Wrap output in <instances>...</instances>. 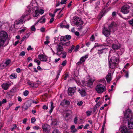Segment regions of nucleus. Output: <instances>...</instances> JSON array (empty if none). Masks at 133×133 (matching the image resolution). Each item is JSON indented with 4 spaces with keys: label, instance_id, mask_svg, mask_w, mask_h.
Segmentation results:
<instances>
[{
    "label": "nucleus",
    "instance_id": "nucleus-1",
    "mask_svg": "<svg viewBox=\"0 0 133 133\" xmlns=\"http://www.w3.org/2000/svg\"><path fill=\"white\" fill-rule=\"evenodd\" d=\"M119 63V59L115 57H112L109 61V68L113 69L116 68Z\"/></svg>",
    "mask_w": 133,
    "mask_h": 133
},
{
    "label": "nucleus",
    "instance_id": "nucleus-2",
    "mask_svg": "<svg viewBox=\"0 0 133 133\" xmlns=\"http://www.w3.org/2000/svg\"><path fill=\"white\" fill-rule=\"evenodd\" d=\"M0 35V49H1L5 46L4 43L7 38V34L5 32L1 31Z\"/></svg>",
    "mask_w": 133,
    "mask_h": 133
},
{
    "label": "nucleus",
    "instance_id": "nucleus-3",
    "mask_svg": "<svg viewBox=\"0 0 133 133\" xmlns=\"http://www.w3.org/2000/svg\"><path fill=\"white\" fill-rule=\"evenodd\" d=\"M30 12L31 10L29 8H28L24 14L22 16V18L19 20H17L15 21L14 24V26L16 25H18L20 24H23L24 22H25L26 20L25 19H24V18L26 16H27L28 15H29Z\"/></svg>",
    "mask_w": 133,
    "mask_h": 133
},
{
    "label": "nucleus",
    "instance_id": "nucleus-4",
    "mask_svg": "<svg viewBox=\"0 0 133 133\" xmlns=\"http://www.w3.org/2000/svg\"><path fill=\"white\" fill-rule=\"evenodd\" d=\"M105 86L103 84L97 85L95 87L96 91L98 93H102L106 90Z\"/></svg>",
    "mask_w": 133,
    "mask_h": 133
},
{
    "label": "nucleus",
    "instance_id": "nucleus-5",
    "mask_svg": "<svg viewBox=\"0 0 133 133\" xmlns=\"http://www.w3.org/2000/svg\"><path fill=\"white\" fill-rule=\"evenodd\" d=\"M63 45L61 43L58 44L56 46L57 52L56 54L59 56L61 55V53L64 51Z\"/></svg>",
    "mask_w": 133,
    "mask_h": 133
},
{
    "label": "nucleus",
    "instance_id": "nucleus-6",
    "mask_svg": "<svg viewBox=\"0 0 133 133\" xmlns=\"http://www.w3.org/2000/svg\"><path fill=\"white\" fill-rule=\"evenodd\" d=\"M60 40V43H61L63 46H68L70 45V42L69 40H66L64 36H61Z\"/></svg>",
    "mask_w": 133,
    "mask_h": 133
},
{
    "label": "nucleus",
    "instance_id": "nucleus-7",
    "mask_svg": "<svg viewBox=\"0 0 133 133\" xmlns=\"http://www.w3.org/2000/svg\"><path fill=\"white\" fill-rule=\"evenodd\" d=\"M42 129L44 133H49L50 132V126L47 124H42Z\"/></svg>",
    "mask_w": 133,
    "mask_h": 133
},
{
    "label": "nucleus",
    "instance_id": "nucleus-8",
    "mask_svg": "<svg viewBox=\"0 0 133 133\" xmlns=\"http://www.w3.org/2000/svg\"><path fill=\"white\" fill-rule=\"evenodd\" d=\"M130 8L129 5H126L122 7L121 9V11L124 14H127L129 12Z\"/></svg>",
    "mask_w": 133,
    "mask_h": 133
},
{
    "label": "nucleus",
    "instance_id": "nucleus-9",
    "mask_svg": "<svg viewBox=\"0 0 133 133\" xmlns=\"http://www.w3.org/2000/svg\"><path fill=\"white\" fill-rule=\"evenodd\" d=\"M15 92V90L14 88H13L9 92H8L6 94V97L8 99L11 98L13 96V94Z\"/></svg>",
    "mask_w": 133,
    "mask_h": 133
},
{
    "label": "nucleus",
    "instance_id": "nucleus-10",
    "mask_svg": "<svg viewBox=\"0 0 133 133\" xmlns=\"http://www.w3.org/2000/svg\"><path fill=\"white\" fill-rule=\"evenodd\" d=\"M124 116L125 118L128 119L131 115V111L129 109L125 110L124 112Z\"/></svg>",
    "mask_w": 133,
    "mask_h": 133
},
{
    "label": "nucleus",
    "instance_id": "nucleus-11",
    "mask_svg": "<svg viewBox=\"0 0 133 133\" xmlns=\"http://www.w3.org/2000/svg\"><path fill=\"white\" fill-rule=\"evenodd\" d=\"M76 87L74 88L69 87L68 89V94L69 96H72L73 95L74 93L76 92Z\"/></svg>",
    "mask_w": 133,
    "mask_h": 133
},
{
    "label": "nucleus",
    "instance_id": "nucleus-12",
    "mask_svg": "<svg viewBox=\"0 0 133 133\" xmlns=\"http://www.w3.org/2000/svg\"><path fill=\"white\" fill-rule=\"evenodd\" d=\"M30 106L31 104L29 103V101L27 102L22 107V110L24 111L26 110Z\"/></svg>",
    "mask_w": 133,
    "mask_h": 133
},
{
    "label": "nucleus",
    "instance_id": "nucleus-13",
    "mask_svg": "<svg viewBox=\"0 0 133 133\" xmlns=\"http://www.w3.org/2000/svg\"><path fill=\"white\" fill-rule=\"evenodd\" d=\"M102 32L103 34L106 36L108 37L110 34V31L108 29L104 27L103 30Z\"/></svg>",
    "mask_w": 133,
    "mask_h": 133
},
{
    "label": "nucleus",
    "instance_id": "nucleus-14",
    "mask_svg": "<svg viewBox=\"0 0 133 133\" xmlns=\"http://www.w3.org/2000/svg\"><path fill=\"white\" fill-rule=\"evenodd\" d=\"M38 57L41 61L46 62L47 61L48 57L44 55H39Z\"/></svg>",
    "mask_w": 133,
    "mask_h": 133
},
{
    "label": "nucleus",
    "instance_id": "nucleus-15",
    "mask_svg": "<svg viewBox=\"0 0 133 133\" xmlns=\"http://www.w3.org/2000/svg\"><path fill=\"white\" fill-rule=\"evenodd\" d=\"M73 22L74 24L76 25H81L83 24V22L82 21L80 20L78 18H75Z\"/></svg>",
    "mask_w": 133,
    "mask_h": 133
},
{
    "label": "nucleus",
    "instance_id": "nucleus-16",
    "mask_svg": "<svg viewBox=\"0 0 133 133\" xmlns=\"http://www.w3.org/2000/svg\"><path fill=\"white\" fill-rule=\"evenodd\" d=\"M27 84L30 88H37L38 86V84L36 82L32 83L30 82H27Z\"/></svg>",
    "mask_w": 133,
    "mask_h": 133
},
{
    "label": "nucleus",
    "instance_id": "nucleus-17",
    "mask_svg": "<svg viewBox=\"0 0 133 133\" xmlns=\"http://www.w3.org/2000/svg\"><path fill=\"white\" fill-rule=\"evenodd\" d=\"M110 3V1H108L107 3L106 4V5L105 7H104V9L102 10V11L101 13V14L102 17L104 16L105 14L108 11V10H105V9L109 5V4Z\"/></svg>",
    "mask_w": 133,
    "mask_h": 133
},
{
    "label": "nucleus",
    "instance_id": "nucleus-18",
    "mask_svg": "<svg viewBox=\"0 0 133 133\" xmlns=\"http://www.w3.org/2000/svg\"><path fill=\"white\" fill-rule=\"evenodd\" d=\"M108 50L107 48H102L101 50H98L97 53L99 55L102 54L103 53L105 54L107 52Z\"/></svg>",
    "mask_w": 133,
    "mask_h": 133
},
{
    "label": "nucleus",
    "instance_id": "nucleus-19",
    "mask_svg": "<svg viewBox=\"0 0 133 133\" xmlns=\"http://www.w3.org/2000/svg\"><path fill=\"white\" fill-rule=\"evenodd\" d=\"M10 85V84L7 83L3 84L2 85V87L4 90H7Z\"/></svg>",
    "mask_w": 133,
    "mask_h": 133
},
{
    "label": "nucleus",
    "instance_id": "nucleus-20",
    "mask_svg": "<svg viewBox=\"0 0 133 133\" xmlns=\"http://www.w3.org/2000/svg\"><path fill=\"white\" fill-rule=\"evenodd\" d=\"M78 91L82 97L85 96L86 94V92L85 90L84 89H79L78 90Z\"/></svg>",
    "mask_w": 133,
    "mask_h": 133
},
{
    "label": "nucleus",
    "instance_id": "nucleus-21",
    "mask_svg": "<svg viewBox=\"0 0 133 133\" xmlns=\"http://www.w3.org/2000/svg\"><path fill=\"white\" fill-rule=\"evenodd\" d=\"M121 132L122 133H130L129 130L125 127H124L121 128Z\"/></svg>",
    "mask_w": 133,
    "mask_h": 133
},
{
    "label": "nucleus",
    "instance_id": "nucleus-22",
    "mask_svg": "<svg viewBox=\"0 0 133 133\" xmlns=\"http://www.w3.org/2000/svg\"><path fill=\"white\" fill-rule=\"evenodd\" d=\"M128 126L130 129L133 128V118L131 119L129 121L128 123Z\"/></svg>",
    "mask_w": 133,
    "mask_h": 133
},
{
    "label": "nucleus",
    "instance_id": "nucleus-23",
    "mask_svg": "<svg viewBox=\"0 0 133 133\" xmlns=\"http://www.w3.org/2000/svg\"><path fill=\"white\" fill-rule=\"evenodd\" d=\"M112 47L114 50H116L119 49L121 46L119 44H112Z\"/></svg>",
    "mask_w": 133,
    "mask_h": 133
},
{
    "label": "nucleus",
    "instance_id": "nucleus-24",
    "mask_svg": "<svg viewBox=\"0 0 133 133\" xmlns=\"http://www.w3.org/2000/svg\"><path fill=\"white\" fill-rule=\"evenodd\" d=\"M107 82L108 83L110 82L112 78L111 74V73H109L106 77Z\"/></svg>",
    "mask_w": 133,
    "mask_h": 133
},
{
    "label": "nucleus",
    "instance_id": "nucleus-25",
    "mask_svg": "<svg viewBox=\"0 0 133 133\" xmlns=\"http://www.w3.org/2000/svg\"><path fill=\"white\" fill-rule=\"evenodd\" d=\"M94 81V80L92 79L88 80L86 84V85L88 87H90Z\"/></svg>",
    "mask_w": 133,
    "mask_h": 133
},
{
    "label": "nucleus",
    "instance_id": "nucleus-26",
    "mask_svg": "<svg viewBox=\"0 0 133 133\" xmlns=\"http://www.w3.org/2000/svg\"><path fill=\"white\" fill-rule=\"evenodd\" d=\"M39 14V12L38 10H36L34 12H33L32 15L33 17H37Z\"/></svg>",
    "mask_w": 133,
    "mask_h": 133
},
{
    "label": "nucleus",
    "instance_id": "nucleus-27",
    "mask_svg": "<svg viewBox=\"0 0 133 133\" xmlns=\"http://www.w3.org/2000/svg\"><path fill=\"white\" fill-rule=\"evenodd\" d=\"M45 20L46 19L45 17V16H43L40 19L38 22L42 23H44L45 22Z\"/></svg>",
    "mask_w": 133,
    "mask_h": 133
},
{
    "label": "nucleus",
    "instance_id": "nucleus-28",
    "mask_svg": "<svg viewBox=\"0 0 133 133\" xmlns=\"http://www.w3.org/2000/svg\"><path fill=\"white\" fill-rule=\"evenodd\" d=\"M7 66L4 62H2V63L0 64V69H2L5 68Z\"/></svg>",
    "mask_w": 133,
    "mask_h": 133
},
{
    "label": "nucleus",
    "instance_id": "nucleus-29",
    "mask_svg": "<svg viewBox=\"0 0 133 133\" xmlns=\"http://www.w3.org/2000/svg\"><path fill=\"white\" fill-rule=\"evenodd\" d=\"M88 57V55H86L80 58V60L83 63L85 61V59L87 58Z\"/></svg>",
    "mask_w": 133,
    "mask_h": 133
},
{
    "label": "nucleus",
    "instance_id": "nucleus-30",
    "mask_svg": "<svg viewBox=\"0 0 133 133\" xmlns=\"http://www.w3.org/2000/svg\"><path fill=\"white\" fill-rule=\"evenodd\" d=\"M75 126L74 125H72L71 126V132L73 133L76 132L77 130L75 128Z\"/></svg>",
    "mask_w": 133,
    "mask_h": 133
},
{
    "label": "nucleus",
    "instance_id": "nucleus-31",
    "mask_svg": "<svg viewBox=\"0 0 133 133\" xmlns=\"http://www.w3.org/2000/svg\"><path fill=\"white\" fill-rule=\"evenodd\" d=\"M17 77V75L16 74L13 73L11 74L10 76V77L12 79L16 78Z\"/></svg>",
    "mask_w": 133,
    "mask_h": 133
},
{
    "label": "nucleus",
    "instance_id": "nucleus-32",
    "mask_svg": "<svg viewBox=\"0 0 133 133\" xmlns=\"http://www.w3.org/2000/svg\"><path fill=\"white\" fill-rule=\"evenodd\" d=\"M61 53V55L62 54V57L63 58H65L66 57L67 55V53L64 51Z\"/></svg>",
    "mask_w": 133,
    "mask_h": 133
},
{
    "label": "nucleus",
    "instance_id": "nucleus-33",
    "mask_svg": "<svg viewBox=\"0 0 133 133\" xmlns=\"http://www.w3.org/2000/svg\"><path fill=\"white\" fill-rule=\"evenodd\" d=\"M61 70V69H60L57 71V75L55 78L56 80H57L58 78Z\"/></svg>",
    "mask_w": 133,
    "mask_h": 133
},
{
    "label": "nucleus",
    "instance_id": "nucleus-34",
    "mask_svg": "<svg viewBox=\"0 0 133 133\" xmlns=\"http://www.w3.org/2000/svg\"><path fill=\"white\" fill-rule=\"evenodd\" d=\"M115 23L114 22H112L111 24L109 26V30L110 31L111 30V29L114 26H115V25H114Z\"/></svg>",
    "mask_w": 133,
    "mask_h": 133
},
{
    "label": "nucleus",
    "instance_id": "nucleus-35",
    "mask_svg": "<svg viewBox=\"0 0 133 133\" xmlns=\"http://www.w3.org/2000/svg\"><path fill=\"white\" fill-rule=\"evenodd\" d=\"M51 108L50 110V111L49 112L50 114H51L52 111L53 110L54 108V107L53 106V102H51Z\"/></svg>",
    "mask_w": 133,
    "mask_h": 133
},
{
    "label": "nucleus",
    "instance_id": "nucleus-36",
    "mask_svg": "<svg viewBox=\"0 0 133 133\" xmlns=\"http://www.w3.org/2000/svg\"><path fill=\"white\" fill-rule=\"evenodd\" d=\"M11 60L9 59L7 60L5 62H4L6 66L10 64L11 63Z\"/></svg>",
    "mask_w": 133,
    "mask_h": 133
},
{
    "label": "nucleus",
    "instance_id": "nucleus-37",
    "mask_svg": "<svg viewBox=\"0 0 133 133\" xmlns=\"http://www.w3.org/2000/svg\"><path fill=\"white\" fill-rule=\"evenodd\" d=\"M100 82L103 83V84H104V86H106V83L104 78H103L101 79L99 81Z\"/></svg>",
    "mask_w": 133,
    "mask_h": 133
},
{
    "label": "nucleus",
    "instance_id": "nucleus-38",
    "mask_svg": "<svg viewBox=\"0 0 133 133\" xmlns=\"http://www.w3.org/2000/svg\"><path fill=\"white\" fill-rule=\"evenodd\" d=\"M52 133H61V132L58 129L56 128H54L52 131Z\"/></svg>",
    "mask_w": 133,
    "mask_h": 133
},
{
    "label": "nucleus",
    "instance_id": "nucleus-39",
    "mask_svg": "<svg viewBox=\"0 0 133 133\" xmlns=\"http://www.w3.org/2000/svg\"><path fill=\"white\" fill-rule=\"evenodd\" d=\"M29 93V91L27 90H26L23 92V94L25 96H27Z\"/></svg>",
    "mask_w": 133,
    "mask_h": 133
},
{
    "label": "nucleus",
    "instance_id": "nucleus-40",
    "mask_svg": "<svg viewBox=\"0 0 133 133\" xmlns=\"http://www.w3.org/2000/svg\"><path fill=\"white\" fill-rule=\"evenodd\" d=\"M75 48L74 46L72 45V46L71 48L70 49H69L68 50V52H69L71 53L72 51V50Z\"/></svg>",
    "mask_w": 133,
    "mask_h": 133
},
{
    "label": "nucleus",
    "instance_id": "nucleus-41",
    "mask_svg": "<svg viewBox=\"0 0 133 133\" xmlns=\"http://www.w3.org/2000/svg\"><path fill=\"white\" fill-rule=\"evenodd\" d=\"M36 121V119L35 117H32L31 119V122L32 123H34Z\"/></svg>",
    "mask_w": 133,
    "mask_h": 133
},
{
    "label": "nucleus",
    "instance_id": "nucleus-42",
    "mask_svg": "<svg viewBox=\"0 0 133 133\" xmlns=\"http://www.w3.org/2000/svg\"><path fill=\"white\" fill-rule=\"evenodd\" d=\"M65 37L66 39H67V40H68L71 38V36L70 35H67L65 36Z\"/></svg>",
    "mask_w": 133,
    "mask_h": 133
},
{
    "label": "nucleus",
    "instance_id": "nucleus-43",
    "mask_svg": "<svg viewBox=\"0 0 133 133\" xmlns=\"http://www.w3.org/2000/svg\"><path fill=\"white\" fill-rule=\"evenodd\" d=\"M34 61L36 63H37L38 65H39L40 64V62L37 59H35L34 60Z\"/></svg>",
    "mask_w": 133,
    "mask_h": 133
},
{
    "label": "nucleus",
    "instance_id": "nucleus-44",
    "mask_svg": "<svg viewBox=\"0 0 133 133\" xmlns=\"http://www.w3.org/2000/svg\"><path fill=\"white\" fill-rule=\"evenodd\" d=\"M66 102L65 99H64L61 103V105L62 106H64L65 105V102Z\"/></svg>",
    "mask_w": 133,
    "mask_h": 133
},
{
    "label": "nucleus",
    "instance_id": "nucleus-45",
    "mask_svg": "<svg viewBox=\"0 0 133 133\" xmlns=\"http://www.w3.org/2000/svg\"><path fill=\"white\" fill-rule=\"evenodd\" d=\"M25 54V52L24 51H22L19 54V56H24Z\"/></svg>",
    "mask_w": 133,
    "mask_h": 133
},
{
    "label": "nucleus",
    "instance_id": "nucleus-46",
    "mask_svg": "<svg viewBox=\"0 0 133 133\" xmlns=\"http://www.w3.org/2000/svg\"><path fill=\"white\" fill-rule=\"evenodd\" d=\"M91 111H86V113L87 116H89L91 115Z\"/></svg>",
    "mask_w": 133,
    "mask_h": 133
},
{
    "label": "nucleus",
    "instance_id": "nucleus-47",
    "mask_svg": "<svg viewBox=\"0 0 133 133\" xmlns=\"http://www.w3.org/2000/svg\"><path fill=\"white\" fill-rule=\"evenodd\" d=\"M31 29L32 31H35L36 30V28L34 25L32 26L31 28Z\"/></svg>",
    "mask_w": 133,
    "mask_h": 133
},
{
    "label": "nucleus",
    "instance_id": "nucleus-48",
    "mask_svg": "<svg viewBox=\"0 0 133 133\" xmlns=\"http://www.w3.org/2000/svg\"><path fill=\"white\" fill-rule=\"evenodd\" d=\"M90 40L91 41H94L95 39V37L93 35H92L91 36L90 38Z\"/></svg>",
    "mask_w": 133,
    "mask_h": 133
},
{
    "label": "nucleus",
    "instance_id": "nucleus-49",
    "mask_svg": "<svg viewBox=\"0 0 133 133\" xmlns=\"http://www.w3.org/2000/svg\"><path fill=\"white\" fill-rule=\"evenodd\" d=\"M79 45H77L75 48V49L74 50V51L75 52H77L78 51V49H79Z\"/></svg>",
    "mask_w": 133,
    "mask_h": 133
},
{
    "label": "nucleus",
    "instance_id": "nucleus-50",
    "mask_svg": "<svg viewBox=\"0 0 133 133\" xmlns=\"http://www.w3.org/2000/svg\"><path fill=\"white\" fill-rule=\"evenodd\" d=\"M16 127H17V126L16 124H14L13 125V127L11 128L10 129V130L11 131H13L14 130V129H16Z\"/></svg>",
    "mask_w": 133,
    "mask_h": 133
},
{
    "label": "nucleus",
    "instance_id": "nucleus-51",
    "mask_svg": "<svg viewBox=\"0 0 133 133\" xmlns=\"http://www.w3.org/2000/svg\"><path fill=\"white\" fill-rule=\"evenodd\" d=\"M40 127L39 126H34L33 127L34 129L37 130L39 129Z\"/></svg>",
    "mask_w": 133,
    "mask_h": 133
},
{
    "label": "nucleus",
    "instance_id": "nucleus-52",
    "mask_svg": "<svg viewBox=\"0 0 133 133\" xmlns=\"http://www.w3.org/2000/svg\"><path fill=\"white\" fill-rule=\"evenodd\" d=\"M27 36H28L27 35H25L22 38L21 41L22 42L24 41V40H25V38H27L26 37Z\"/></svg>",
    "mask_w": 133,
    "mask_h": 133
},
{
    "label": "nucleus",
    "instance_id": "nucleus-53",
    "mask_svg": "<svg viewBox=\"0 0 133 133\" xmlns=\"http://www.w3.org/2000/svg\"><path fill=\"white\" fill-rule=\"evenodd\" d=\"M125 76L126 78H128L129 77V72L128 71H127L125 72Z\"/></svg>",
    "mask_w": 133,
    "mask_h": 133
},
{
    "label": "nucleus",
    "instance_id": "nucleus-54",
    "mask_svg": "<svg viewBox=\"0 0 133 133\" xmlns=\"http://www.w3.org/2000/svg\"><path fill=\"white\" fill-rule=\"evenodd\" d=\"M66 3V2L65 0H62L60 3L62 4H65Z\"/></svg>",
    "mask_w": 133,
    "mask_h": 133
},
{
    "label": "nucleus",
    "instance_id": "nucleus-55",
    "mask_svg": "<svg viewBox=\"0 0 133 133\" xmlns=\"http://www.w3.org/2000/svg\"><path fill=\"white\" fill-rule=\"evenodd\" d=\"M83 102L82 101H80L77 103V104L79 106H81L83 104Z\"/></svg>",
    "mask_w": 133,
    "mask_h": 133
},
{
    "label": "nucleus",
    "instance_id": "nucleus-56",
    "mask_svg": "<svg viewBox=\"0 0 133 133\" xmlns=\"http://www.w3.org/2000/svg\"><path fill=\"white\" fill-rule=\"evenodd\" d=\"M129 23L131 25H133V18L129 21Z\"/></svg>",
    "mask_w": 133,
    "mask_h": 133
},
{
    "label": "nucleus",
    "instance_id": "nucleus-57",
    "mask_svg": "<svg viewBox=\"0 0 133 133\" xmlns=\"http://www.w3.org/2000/svg\"><path fill=\"white\" fill-rule=\"evenodd\" d=\"M66 63V60H65L63 61L62 63V65L63 66H65V65Z\"/></svg>",
    "mask_w": 133,
    "mask_h": 133
},
{
    "label": "nucleus",
    "instance_id": "nucleus-58",
    "mask_svg": "<svg viewBox=\"0 0 133 133\" xmlns=\"http://www.w3.org/2000/svg\"><path fill=\"white\" fill-rule=\"evenodd\" d=\"M66 115L65 116V118L68 117L70 115V113H69L68 112H66Z\"/></svg>",
    "mask_w": 133,
    "mask_h": 133
},
{
    "label": "nucleus",
    "instance_id": "nucleus-59",
    "mask_svg": "<svg viewBox=\"0 0 133 133\" xmlns=\"http://www.w3.org/2000/svg\"><path fill=\"white\" fill-rule=\"evenodd\" d=\"M78 120L77 117H75L74 120V122L75 124H77V122Z\"/></svg>",
    "mask_w": 133,
    "mask_h": 133
},
{
    "label": "nucleus",
    "instance_id": "nucleus-60",
    "mask_svg": "<svg viewBox=\"0 0 133 133\" xmlns=\"http://www.w3.org/2000/svg\"><path fill=\"white\" fill-rule=\"evenodd\" d=\"M89 126L88 124H86L85 125L84 127L83 128L84 129H86L87 128V127H89Z\"/></svg>",
    "mask_w": 133,
    "mask_h": 133
},
{
    "label": "nucleus",
    "instance_id": "nucleus-61",
    "mask_svg": "<svg viewBox=\"0 0 133 133\" xmlns=\"http://www.w3.org/2000/svg\"><path fill=\"white\" fill-rule=\"evenodd\" d=\"M91 44V42H88L86 43L85 45L88 47H89V45Z\"/></svg>",
    "mask_w": 133,
    "mask_h": 133
},
{
    "label": "nucleus",
    "instance_id": "nucleus-62",
    "mask_svg": "<svg viewBox=\"0 0 133 133\" xmlns=\"http://www.w3.org/2000/svg\"><path fill=\"white\" fill-rule=\"evenodd\" d=\"M101 104L100 102H98L96 104L95 106L97 108Z\"/></svg>",
    "mask_w": 133,
    "mask_h": 133
},
{
    "label": "nucleus",
    "instance_id": "nucleus-63",
    "mask_svg": "<svg viewBox=\"0 0 133 133\" xmlns=\"http://www.w3.org/2000/svg\"><path fill=\"white\" fill-rule=\"evenodd\" d=\"M48 107L46 105H44L43 107V109H48Z\"/></svg>",
    "mask_w": 133,
    "mask_h": 133
},
{
    "label": "nucleus",
    "instance_id": "nucleus-64",
    "mask_svg": "<svg viewBox=\"0 0 133 133\" xmlns=\"http://www.w3.org/2000/svg\"><path fill=\"white\" fill-rule=\"evenodd\" d=\"M27 119L26 118H24L23 121V123L24 124H25L27 121Z\"/></svg>",
    "mask_w": 133,
    "mask_h": 133
}]
</instances>
